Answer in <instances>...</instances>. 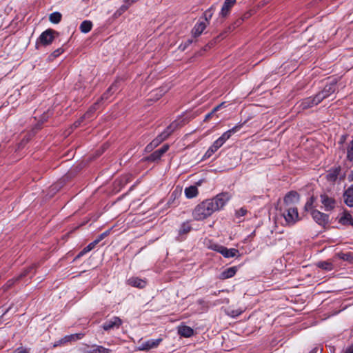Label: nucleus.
Segmentation results:
<instances>
[{
    "mask_svg": "<svg viewBox=\"0 0 353 353\" xmlns=\"http://www.w3.org/2000/svg\"><path fill=\"white\" fill-rule=\"evenodd\" d=\"M178 333L181 336L188 338L194 334V330L189 326L183 325L179 327Z\"/></svg>",
    "mask_w": 353,
    "mask_h": 353,
    "instance_id": "nucleus-23",
    "label": "nucleus"
},
{
    "mask_svg": "<svg viewBox=\"0 0 353 353\" xmlns=\"http://www.w3.org/2000/svg\"><path fill=\"white\" fill-rule=\"evenodd\" d=\"M349 180L353 181V170L351 172V174L349 175Z\"/></svg>",
    "mask_w": 353,
    "mask_h": 353,
    "instance_id": "nucleus-52",
    "label": "nucleus"
},
{
    "mask_svg": "<svg viewBox=\"0 0 353 353\" xmlns=\"http://www.w3.org/2000/svg\"><path fill=\"white\" fill-rule=\"evenodd\" d=\"M99 243V239H96L94 241H93L90 243H91L92 246H94L95 248Z\"/></svg>",
    "mask_w": 353,
    "mask_h": 353,
    "instance_id": "nucleus-48",
    "label": "nucleus"
},
{
    "mask_svg": "<svg viewBox=\"0 0 353 353\" xmlns=\"http://www.w3.org/2000/svg\"><path fill=\"white\" fill-rule=\"evenodd\" d=\"M128 283L132 287L143 289L146 286L147 281L139 277H131L128 280Z\"/></svg>",
    "mask_w": 353,
    "mask_h": 353,
    "instance_id": "nucleus-19",
    "label": "nucleus"
},
{
    "mask_svg": "<svg viewBox=\"0 0 353 353\" xmlns=\"http://www.w3.org/2000/svg\"><path fill=\"white\" fill-rule=\"evenodd\" d=\"M315 200L316 199L314 196H310L307 200L304 206L305 211L310 212L312 218L314 219V221H327L328 216L327 214L313 208Z\"/></svg>",
    "mask_w": 353,
    "mask_h": 353,
    "instance_id": "nucleus-4",
    "label": "nucleus"
},
{
    "mask_svg": "<svg viewBox=\"0 0 353 353\" xmlns=\"http://www.w3.org/2000/svg\"><path fill=\"white\" fill-rule=\"evenodd\" d=\"M316 266L327 272L332 271L334 268L332 262L330 261H319L316 263Z\"/></svg>",
    "mask_w": 353,
    "mask_h": 353,
    "instance_id": "nucleus-27",
    "label": "nucleus"
},
{
    "mask_svg": "<svg viewBox=\"0 0 353 353\" xmlns=\"http://www.w3.org/2000/svg\"><path fill=\"white\" fill-rule=\"evenodd\" d=\"M222 105H223V103H222V104H220V105H217V106H216V107H214V108H213V110H212V112H210V113H208V114H207L205 115V119H204V120H205V121H208V120H209V119L212 117V115H213V114H214V113H215V112H216V111L220 108V107H221Z\"/></svg>",
    "mask_w": 353,
    "mask_h": 353,
    "instance_id": "nucleus-38",
    "label": "nucleus"
},
{
    "mask_svg": "<svg viewBox=\"0 0 353 353\" xmlns=\"http://www.w3.org/2000/svg\"><path fill=\"white\" fill-rule=\"evenodd\" d=\"M323 223V227H325V225H327V224H328V223H329V222H327V221H325V222H319V223Z\"/></svg>",
    "mask_w": 353,
    "mask_h": 353,
    "instance_id": "nucleus-55",
    "label": "nucleus"
},
{
    "mask_svg": "<svg viewBox=\"0 0 353 353\" xmlns=\"http://www.w3.org/2000/svg\"><path fill=\"white\" fill-rule=\"evenodd\" d=\"M191 230L192 227L190 225V222H183L179 230L178 236L176 237V241H183L185 239V235L187 234Z\"/></svg>",
    "mask_w": 353,
    "mask_h": 353,
    "instance_id": "nucleus-15",
    "label": "nucleus"
},
{
    "mask_svg": "<svg viewBox=\"0 0 353 353\" xmlns=\"http://www.w3.org/2000/svg\"><path fill=\"white\" fill-rule=\"evenodd\" d=\"M248 210L245 208H241L239 210H236L235 216L236 219H240L241 216H245Z\"/></svg>",
    "mask_w": 353,
    "mask_h": 353,
    "instance_id": "nucleus-37",
    "label": "nucleus"
},
{
    "mask_svg": "<svg viewBox=\"0 0 353 353\" xmlns=\"http://www.w3.org/2000/svg\"><path fill=\"white\" fill-rule=\"evenodd\" d=\"M130 6V5H128V4H127V5H123V6H122L121 7V10H122L123 11H125V10H128V8H129V6Z\"/></svg>",
    "mask_w": 353,
    "mask_h": 353,
    "instance_id": "nucleus-50",
    "label": "nucleus"
},
{
    "mask_svg": "<svg viewBox=\"0 0 353 353\" xmlns=\"http://www.w3.org/2000/svg\"><path fill=\"white\" fill-rule=\"evenodd\" d=\"M320 202L325 211H331L336 205L335 199L326 192L320 194Z\"/></svg>",
    "mask_w": 353,
    "mask_h": 353,
    "instance_id": "nucleus-7",
    "label": "nucleus"
},
{
    "mask_svg": "<svg viewBox=\"0 0 353 353\" xmlns=\"http://www.w3.org/2000/svg\"><path fill=\"white\" fill-rule=\"evenodd\" d=\"M336 90V81L332 80L330 83L326 84L324 88L318 92L316 95L319 99L320 102L329 97Z\"/></svg>",
    "mask_w": 353,
    "mask_h": 353,
    "instance_id": "nucleus-8",
    "label": "nucleus"
},
{
    "mask_svg": "<svg viewBox=\"0 0 353 353\" xmlns=\"http://www.w3.org/2000/svg\"><path fill=\"white\" fill-rule=\"evenodd\" d=\"M295 222H290V221H288L286 222V224L288 225H293Z\"/></svg>",
    "mask_w": 353,
    "mask_h": 353,
    "instance_id": "nucleus-54",
    "label": "nucleus"
},
{
    "mask_svg": "<svg viewBox=\"0 0 353 353\" xmlns=\"http://www.w3.org/2000/svg\"><path fill=\"white\" fill-rule=\"evenodd\" d=\"M120 81L116 80L111 86L108 88V90L105 92L101 97V100H108L110 95H112L114 92H117L119 89Z\"/></svg>",
    "mask_w": 353,
    "mask_h": 353,
    "instance_id": "nucleus-18",
    "label": "nucleus"
},
{
    "mask_svg": "<svg viewBox=\"0 0 353 353\" xmlns=\"http://www.w3.org/2000/svg\"><path fill=\"white\" fill-rule=\"evenodd\" d=\"M236 0H225L219 13L220 16L222 17H227L230 14L231 8L236 3Z\"/></svg>",
    "mask_w": 353,
    "mask_h": 353,
    "instance_id": "nucleus-16",
    "label": "nucleus"
},
{
    "mask_svg": "<svg viewBox=\"0 0 353 353\" xmlns=\"http://www.w3.org/2000/svg\"><path fill=\"white\" fill-rule=\"evenodd\" d=\"M339 221H353V219L350 213L346 210H343L341 214V216Z\"/></svg>",
    "mask_w": 353,
    "mask_h": 353,
    "instance_id": "nucleus-36",
    "label": "nucleus"
},
{
    "mask_svg": "<svg viewBox=\"0 0 353 353\" xmlns=\"http://www.w3.org/2000/svg\"><path fill=\"white\" fill-rule=\"evenodd\" d=\"M335 257L350 263H353V253L350 252L346 253L339 252L336 254Z\"/></svg>",
    "mask_w": 353,
    "mask_h": 353,
    "instance_id": "nucleus-29",
    "label": "nucleus"
},
{
    "mask_svg": "<svg viewBox=\"0 0 353 353\" xmlns=\"http://www.w3.org/2000/svg\"><path fill=\"white\" fill-rule=\"evenodd\" d=\"M232 196L228 192H221L212 199H208L198 204L192 214L196 221H201L210 217L214 212L222 210L230 200Z\"/></svg>",
    "mask_w": 353,
    "mask_h": 353,
    "instance_id": "nucleus-1",
    "label": "nucleus"
},
{
    "mask_svg": "<svg viewBox=\"0 0 353 353\" xmlns=\"http://www.w3.org/2000/svg\"><path fill=\"white\" fill-rule=\"evenodd\" d=\"M84 336V334L83 333H76L70 335H66L63 338V341H65V344L68 343H70L72 341H76L81 339Z\"/></svg>",
    "mask_w": 353,
    "mask_h": 353,
    "instance_id": "nucleus-28",
    "label": "nucleus"
},
{
    "mask_svg": "<svg viewBox=\"0 0 353 353\" xmlns=\"http://www.w3.org/2000/svg\"><path fill=\"white\" fill-rule=\"evenodd\" d=\"M84 119H85L82 117H81V119H79L78 121H75V122L74 123V124H73L74 128H78V127L81 125V122H82Z\"/></svg>",
    "mask_w": 353,
    "mask_h": 353,
    "instance_id": "nucleus-45",
    "label": "nucleus"
},
{
    "mask_svg": "<svg viewBox=\"0 0 353 353\" xmlns=\"http://www.w3.org/2000/svg\"><path fill=\"white\" fill-rule=\"evenodd\" d=\"M344 225H352L353 227V221L352 222H341Z\"/></svg>",
    "mask_w": 353,
    "mask_h": 353,
    "instance_id": "nucleus-51",
    "label": "nucleus"
},
{
    "mask_svg": "<svg viewBox=\"0 0 353 353\" xmlns=\"http://www.w3.org/2000/svg\"><path fill=\"white\" fill-rule=\"evenodd\" d=\"M345 174L342 172L341 167L340 165H335L329 169L325 174V179L330 183H334L338 179L342 181L345 179Z\"/></svg>",
    "mask_w": 353,
    "mask_h": 353,
    "instance_id": "nucleus-5",
    "label": "nucleus"
},
{
    "mask_svg": "<svg viewBox=\"0 0 353 353\" xmlns=\"http://www.w3.org/2000/svg\"><path fill=\"white\" fill-rule=\"evenodd\" d=\"M184 193L188 199H192L198 195L199 190L196 186L190 185L185 188Z\"/></svg>",
    "mask_w": 353,
    "mask_h": 353,
    "instance_id": "nucleus-24",
    "label": "nucleus"
},
{
    "mask_svg": "<svg viewBox=\"0 0 353 353\" xmlns=\"http://www.w3.org/2000/svg\"><path fill=\"white\" fill-rule=\"evenodd\" d=\"M208 26V23H205L204 21H201L200 19L199 21L194 25L192 30V34L194 37H199L203 32L205 30L206 27Z\"/></svg>",
    "mask_w": 353,
    "mask_h": 353,
    "instance_id": "nucleus-14",
    "label": "nucleus"
},
{
    "mask_svg": "<svg viewBox=\"0 0 353 353\" xmlns=\"http://www.w3.org/2000/svg\"><path fill=\"white\" fill-rule=\"evenodd\" d=\"M345 203L350 207H353V185L349 187L343 194Z\"/></svg>",
    "mask_w": 353,
    "mask_h": 353,
    "instance_id": "nucleus-22",
    "label": "nucleus"
},
{
    "mask_svg": "<svg viewBox=\"0 0 353 353\" xmlns=\"http://www.w3.org/2000/svg\"><path fill=\"white\" fill-rule=\"evenodd\" d=\"M223 245L217 244V243H213L210 246V248L214 251H216L221 254V252L222 250V248H223Z\"/></svg>",
    "mask_w": 353,
    "mask_h": 353,
    "instance_id": "nucleus-40",
    "label": "nucleus"
},
{
    "mask_svg": "<svg viewBox=\"0 0 353 353\" xmlns=\"http://www.w3.org/2000/svg\"><path fill=\"white\" fill-rule=\"evenodd\" d=\"M62 15L59 12H54L50 14L49 20L51 23L57 24L61 20Z\"/></svg>",
    "mask_w": 353,
    "mask_h": 353,
    "instance_id": "nucleus-34",
    "label": "nucleus"
},
{
    "mask_svg": "<svg viewBox=\"0 0 353 353\" xmlns=\"http://www.w3.org/2000/svg\"><path fill=\"white\" fill-rule=\"evenodd\" d=\"M169 148L168 144L163 145L160 149L155 150L148 157V161H155L160 159L163 154L168 150Z\"/></svg>",
    "mask_w": 353,
    "mask_h": 353,
    "instance_id": "nucleus-13",
    "label": "nucleus"
},
{
    "mask_svg": "<svg viewBox=\"0 0 353 353\" xmlns=\"http://www.w3.org/2000/svg\"><path fill=\"white\" fill-rule=\"evenodd\" d=\"M65 341H63V338H61L59 341L54 342V343L53 344V347H57L58 346H60L61 345H65Z\"/></svg>",
    "mask_w": 353,
    "mask_h": 353,
    "instance_id": "nucleus-42",
    "label": "nucleus"
},
{
    "mask_svg": "<svg viewBox=\"0 0 353 353\" xmlns=\"http://www.w3.org/2000/svg\"><path fill=\"white\" fill-rule=\"evenodd\" d=\"M92 21H90L89 20L83 21L79 26V29H80L81 32L83 33L89 32L92 30Z\"/></svg>",
    "mask_w": 353,
    "mask_h": 353,
    "instance_id": "nucleus-32",
    "label": "nucleus"
},
{
    "mask_svg": "<svg viewBox=\"0 0 353 353\" xmlns=\"http://www.w3.org/2000/svg\"><path fill=\"white\" fill-rule=\"evenodd\" d=\"M345 353H353V346L347 348Z\"/></svg>",
    "mask_w": 353,
    "mask_h": 353,
    "instance_id": "nucleus-49",
    "label": "nucleus"
},
{
    "mask_svg": "<svg viewBox=\"0 0 353 353\" xmlns=\"http://www.w3.org/2000/svg\"><path fill=\"white\" fill-rule=\"evenodd\" d=\"M300 200V195L296 191L289 192L283 199L284 202L287 205L299 203Z\"/></svg>",
    "mask_w": 353,
    "mask_h": 353,
    "instance_id": "nucleus-17",
    "label": "nucleus"
},
{
    "mask_svg": "<svg viewBox=\"0 0 353 353\" xmlns=\"http://www.w3.org/2000/svg\"><path fill=\"white\" fill-rule=\"evenodd\" d=\"M39 264H32V265L29 266L26 269H25L19 275V278L22 279L25 276H28L29 274L32 273V274H34L36 272L37 268L39 267Z\"/></svg>",
    "mask_w": 353,
    "mask_h": 353,
    "instance_id": "nucleus-30",
    "label": "nucleus"
},
{
    "mask_svg": "<svg viewBox=\"0 0 353 353\" xmlns=\"http://www.w3.org/2000/svg\"><path fill=\"white\" fill-rule=\"evenodd\" d=\"M85 254H87V252L84 250V249H83L76 256L75 259H79L80 257L83 256V255H85Z\"/></svg>",
    "mask_w": 353,
    "mask_h": 353,
    "instance_id": "nucleus-47",
    "label": "nucleus"
},
{
    "mask_svg": "<svg viewBox=\"0 0 353 353\" xmlns=\"http://www.w3.org/2000/svg\"><path fill=\"white\" fill-rule=\"evenodd\" d=\"M117 226V225H113L112 227H111L110 228H109L108 230L104 231L103 232H102L101 234H99L97 239H99V241H101L103 239H104L105 237H107L108 236H109L111 233L114 232V228Z\"/></svg>",
    "mask_w": 353,
    "mask_h": 353,
    "instance_id": "nucleus-35",
    "label": "nucleus"
},
{
    "mask_svg": "<svg viewBox=\"0 0 353 353\" xmlns=\"http://www.w3.org/2000/svg\"><path fill=\"white\" fill-rule=\"evenodd\" d=\"M179 127V122L174 121L166 129L154 139L147 146L145 150L147 152L152 151L154 148H157L161 143L165 141L174 130Z\"/></svg>",
    "mask_w": 353,
    "mask_h": 353,
    "instance_id": "nucleus-3",
    "label": "nucleus"
},
{
    "mask_svg": "<svg viewBox=\"0 0 353 353\" xmlns=\"http://www.w3.org/2000/svg\"><path fill=\"white\" fill-rule=\"evenodd\" d=\"M213 295H217V293H216V292H214L213 293Z\"/></svg>",
    "mask_w": 353,
    "mask_h": 353,
    "instance_id": "nucleus-56",
    "label": "nucleus"
},
{
    "mask_svg": "<svg viewBox=\"0 0 353 353\" xmlns=\"http://www.w3.org/2000/svg\"><path fill=\"white\" fill-rule=\"evenodd\" d=\"M17 353H29V350L27 348H23V347H19L16 350Z\"/></svg>",
    "mask_w": 353,
    "mask_h": 353,
    "instance_id": "nucleus-44",
    "label": "nucleus"
},
{
    "mask_svg": "<svg viewBox=\"0 0 353 353\" xmlns=\"http://www.w3.org/2000/svg\"><path fill=\"white\" fill-rule=\"evenodd\" d=\"M63 52V50L60 48H58L56 50H54L52 54H51V57H54V58H56L57 57H59V55H61L62 53Z\"/></svg>",
    "mask_w": 353,
    "mask_h": 353,
    "instance_id": "nucleus-41",
    "label": "nucleus"
},
{
    "mask_svg": "<svg viewBox=\"0 0 353 353\" xmlns=\"http://www.w3.org/2000/svg\"><path fill=\"white\" fill-rule=\"evenodd\" d=\"M285 221H296L299 219L298 210L295 207L289 208L287 209V214H283Z\"/></svg>",
    "mask_w": 353,
    "mask_h": 353,
    "instance_id": "nucleus-21",
    "label": "nucleus"
},
{
    "mask_svg": "<svg viewBox=\"0 0 353 353\" xmlns=\"http://www.w3.org/2000/svg\"><path fill=\"white\" fill-rule=\"evenodd\" d=\"M239 253V250L235 248H230L228 249L226 247H223L222 248V250L221 252V254L225 257V258H231L236 256V254Z\"/></svg>",
    "mask_w": 353,
    "mask_h": 353,
    "instance_id": "nucleus-25",
    "label": "nucleus"
},
{
    "mask_svg": "<svg viewBox=\"0 0 353 353\" xmlns=\"http://www.w3.org/2000/svg\"><path fill=\"white\" fill-rule=\"evenodd\" d=\"M320 103L319 99L315 95L314 97H307L300 101L296 105L299 110H304L312 108Z\"/></svg>",
    "mask_w": 353,
    "mask_h": 353,
    "instance_id": "nucleus-9",
    "label": "nucleus"
},
{
    "mask_svg": "<svg viewBox=\"0 0 353 353\" xmlns=\"http://www.w3.org/2000/svg\"><path fill=\"white\" fill-rule=\"evenodd\" d=\"M21 280L19 275L14 278L9 279L6 284L3 286V290L7 291L10 289L17 282H19Z\"/></svg>",
    "mask_w": 353,
    "mask_h": 353,
    "instance_id": "nucleus-33",
    "label": "nucleus"
},
{
    "mask_svg": "<svg viewBox=\"0 0 353 353\" xmlns=\"http://www.w3.org/2000/svg\"><path fill=\"white\" fill-rule=\"evenodd\" d=\"M94 248V246H92L91 243H90L86 247H85L83 249L84 250L88 253L92 250Z\"/></svg>",
    "mask_w": 353,
    "mask_h": 353,
    "instance_id": "nucleus-46",
    "label": "nucleus"
},
{
    "mask_svg": "<svg viewBox=\"0 0 353 353\" xmlns=\"http://www.w3.org/2000/svg\"><path fill=\"white\" fill-rule=\"evenodd\" d=\"M238 270V268L236 266H232L228 268L223 270L219 275V279L222 280H225L227 279L232 278L234 276Z\"/></svg>",
    "mask_w": 353,
    "mask_h": 353,
    "instance_id": "nucleus-20",
    "label": "nucleus"
},
{
    "mask_svg": "<svg viewBox=\"0 0 353 353\" xmlns=\"http://www.w3.org/2000/svg\"><path fill=\"white\" fill-rule=\"evenodd\" d=\"M163 339L159 338L157 339H150L147 341L143 342L138 350L140 351L148 352L150 349L157 347L159 344L162 342Z\"/></svg>",
    "mask_w": 353,
    "mask_h": 353,
    "instance_id": "nucleus-11",
    "label": "nucleus"
},
{
    "mask_svg": "<svg viewBox=\"0 0 353 353\" xmlns=\"http://www.w3.org/2000/svg\"><path fill=\"white\" fill-rule=\"evenodd\" d=\"M243 123H239L234 126L232 128L225 132L219 139H217L213 144L208 148L203 159H206L210 158L214 153H215L228 140L230 137L237 132L243 126Z\"/></svg>",
    "mask_w": 353,
    "mask_h": 353,
    "instance_id": "nucleus-2",
    "label": "nucleus"
},
{
    "mask_svg": "<svg viewBox=\"0 0 353 353\" xmlns=\"http://www.w3.org/2000/svg\"><path fill=\"white\" fill-rule=\"evenodd\" d=\"M214 10H215L214 6H212L210 8H209L208 10H206L205 11V12L203 14V17H201L199 19L201 21H204L205 23H208V25L210 20L212 17Z\"/></svg>",
    "mask_w": 353,
    "mask_h": 353,
    "instance_id": "nucleus-26",
    "label": "nucleus"
},
{
    "mask_svg": "<svg viewBox=\"0 0 353 353\" xmlns=\"http://www.w3.org/2000/svg\"><path fill=\"white\" fill-rule=\"evenodd\" d=\"M122 320L118 316H113L110 319L107 320L102 325V327L105 331H110L114 329H118L122 325Z\"/></svg>",
    "mask_w": 353,
    "mask_h": 353,
    "instance_id": "nucleus-10",
    "label": "nucleus"
},
{
    "mask_svg": "<svg viewBox=\"0 0 353 353\" xmlns=\"http://www.w3.org/2000/svg\"><path fill=\"white\" fill-rule=\"evenodd\" d=\"M222 35H223V34H221V35L218 36V37L215 39V41H214V42H210V43H208V44L205 46V50H206V48H211V47H212V46H213V45L216 42V41H217V40H219V39H223V38H222Z\"/></svg>",
    "mask_w": 353,
    "mask_h": 353,
    "instance_id": "nucleus-43",
    "label": "nucleus"
},
{
    "mask_svg": "<svg viewBox=\"0 0 353 353\" xmlns=\"http://www.w3.org/2000/svg\"><path fill=\"white\" fill-rule=\"evenodd\" d=\"M249 17V14H245L243 17V18L242 19V20H244L245 19H248Z\"/></svg>",
    "mask_w": 353,
    "mask_h": 353,
    "instance_id": "nucleus-53",
    "label": "nucleus"
},
{
    "mask_svg": "<svg viewBox=\"0 0 353 353\" xmlns=\"http://www.w3.org/2000/svg\"><path fill=\"white\" fill-rule=\"evenodd\" d=\"M347 157L349 160H353V141L347 148Z\"/></svg>",
    "mask_w": 353,
    "mask_h": 353,
    "instance_id": "nucleus-39",
    "label": "nucleus"
},
{
    "mask_svg": "<svg viewBox=\"0 0 353 353\" xmlns=\"http://www.w3.org/2000/svg\"><path fill=\"white\" fill-rule=\"evenodd\" d=\"M101 101V100H98L96 103H94L93 105H92L89 110L84 114V115L83 116V117L85 119H91L94 114V113L95 112V111L97 110L98 108V105L99 104V102Z\"/></svg>",
    "mask_w": 353,
    "mask_h": 353,
    "instance_id": "nucleus-31",
    "label": "nucleus"
},
{
    "mask_svg": "<svg viewBox=\"0 0 353 353\" xmlns=\"http://www.w3.org/2000/svg\"><path fill=\"white\" fill-rule=\"evenodd\" d=\"M54 34L57 32L52 29H48L43 32L37 41V48H38L39 45L46 46L51 44L54 39Z\"/></svg>",
    "mask_w": 353,
    "mask_h": 353,
    "instance_id": "nucleus-6",
    "label": "nucleus"
},
{
    "mask_svg": "<svg viewBox=\"0 0 353 353\" xmlns=\"http://www.w3.org/2000/svg\"><path fill=\"white\" fill-rule=\"evenodd\" d=\"M86 348L82 349L83 353H111L112 350L101 345H93L89 346L85 345Z\"/></svg>",
    "mask_w": 353,
    "mask_h": 353,
    "instance_id": "nucleus-12",
    "label": "nucleus"
}]
</instances>
